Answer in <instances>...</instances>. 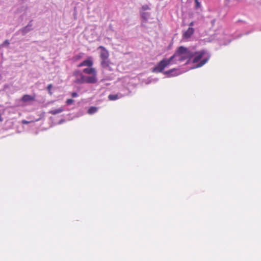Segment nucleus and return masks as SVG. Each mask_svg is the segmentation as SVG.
Returning a JSON list of instances; mask_svg holds the SVG:
<instances>
[{
    "mask_svg": "<svg viewBox=\"0 0 261 261\" xmlns=\"http://www.w3.org/2000/svg\"><path fill=\"white\" fill-rule=\"evenodd\" d=\"M99 48H100L101 50L100 52V57L101 59H107L109 57V53L108 50L102 46H100L99 47Z\"/></svg>",
    "mask_w": 261,
    "mask_h": 261,
    "instance_id": "nucleus-11",
    "label": "nucleus"
},
{
    "mask_svg": "<svg viewBox=\"0 0 261 261\" xmlns=\"http://www.w3.org/2000/svg\"><path fill=\"white\" fill-rule=\"evenodd\" d=\"M10 44L9 41L8 40H6L1 45V46L4 47L8 46Z\"/></svg>",
    "mask_w": 261,
    "mask_h": 261,
    "instance_id": "nucleus-19",
    "label": "nucleus"
},
{
    "mask_svg": "<svg viewBox=\"0 0 261 261\" xmlns=\"http://www.w3.org/2000/svg\"><path fill=\"white\" fill-rule=\"evenodd\" d=\"M93 65V61L91 60L90 58H88L87 59L85 60L79 65H77L78 67H81L83 66H87L88 67H92Z\"/></svg>",
    "mask_w": 261,
    "mask_h": 261,
    "instance_id": "nucleus-9",
    "label": "nucleus"
},
{
    "mask_svg": "<svg viewBox=\"0 0 261 261\" xmlns=\"http://www.w3.org/2000/svg\"><path fill=\"white\" fill-rule=\"evenodd\" d=\"M230 42V40H228L227 42L224 41V42H222L221 41L220 43L221 44H223V45H227V44H228L229 42Z\"/></svg>",
    "mask_w": 261,
    "mask_h": 261,
    "instance_id": "nucleus-24",
    "label": "nucleus"
},
{
    "mask_svg": "<svg viewBox=\"0 0 261 261\" xmlns=\"http://www.w3.org/2000/svg\"><path fill=\"white\" fill-rule=\"evenodd\" d=\"M194 1H195V9L198 10V9H200L201 7V3L200 2H199L198 0H194Z\"/></svg>",
    "mask_w": 261,
    "mask_h": 261,
    "instance_id": "nucleus-18",
    "label": "nucleus"
},
{
    "mask_svg": "<svg viewBox=\"0 0 261 261\" xmlns=\"http://www.w3.org/2000/svg\"><path fill=\"white\" fill-rule=\"evenodd\" d=\"M195 22L192 21L189 24V27H192L194 25Z\"/></svg>",
    "mask_w": 261,
    "mask_h": 261,
    "instance_id": "nucleus-25",
    "label": "nucleus"
},
{
    "mask_svg": "<svg viewBox=\"0 0 261 261\" xmlns=\"http://www.w3.org/2000/svg\"><path fill=\"white\" fill-rule=\"evenodd\" d=\"M141 16L142 18L146 21L150 16V14L148 12H142L141 14Z\"/></svg>",
    "mask_w": 261,
    "mask_h": 261,
    "instance_id": "nucleus-15",
    "label": "nucleus"
},
{
    "mask_svg": "<svg viewBox=\"0 0 261 261\" xmlns=\"http://www.w3.org/2000/svg\"><path fill=\"white\" fill-rule=\"evenodd\" d=\"M52 88V85L51 84H49L47 86V90H48V92L51 95L52 94V92H51V89Z\"/></svg>",
    "mask_w": 261,
    "mask_h": 261,
    "instance_id": "nucleus-22",
    "label": "nucleus"
},
{
    "mask_svg": "<svg viewBox=\"0 0 261 261\" xmlns=\"http://www.w3.org/2000/svg\"><path fill=\"white\" fill-rule=\"evenodd\" d=\"M183 72H184V71H181L179 69L173 68L165 71L164 74L168 75V77H171L178 75Z\"/></svg>",
    "mask_w": 261,
    "mask_h": 261,
    "instance_id": "nucleus-6",
    "label": "nucleus"
},
{
    "mask_svg": "<svg viewBox=\"0 0 261 261\" xmlns=\"http://www.w3.org/2000/svg\"><path fill=\"white\" fill-rule=\"evenodd\" d=\"M64 107H62L57 109L51 110L49 111V113L52 115H56L57 114L61 113L64 111Z\"/></svg>",
    "mask_w": 261,
    "mask_h": 261,
    "instance_id": "nucleus-13",
    "label": "nucleus"
},
{
    "mask_svg": "<svg viewBox=\"0 0 261 261\" xmlns=\"http://www.w3.org/2000/svg\"><path fill=\"white\" fill-rule=\"evenodd\" d=\"M190 61L195 65L192 68H199L205 64L210 60L211 55L206 49L196 50L194 47H190Z\"/></svg>",
    "mask_w": 261,
    "mask_h": 261,
    "instance_id": "nucleus-1",
    "label": "nucleus"
},
{
    "mask_svg": "<svg viewBox=\"0 0 261 261\" xmlns=\"http://www.w3.org/2000/svg\"><path fill=\"white\" fill-rule=\"evenodd\" d=\"M83 72L89 75H86V77H91L93 78V81L91 83H89L90 84H95L97 82V71L96 70L92 67L86 68L83 69Z\"/></svg>",
    "mask_w": 261,
    "mask_h": 261,
    "instance_id": "nucleus-5",
    "label": "nucleus"
},
{
    "mask_svg": "<svg viewBox=\"0 0 261 261\" xmlns=\"http://www.w3.org/2000/svg\"><path fill=\"white\" fill-rule=\"evenodd\" d=\"M74 102V100L72 99H68L66 101V103L67 105H71Z\"/></svg>",
    "mask_w": 261,
    "mask_h": 261,
    "instance_id": "nucleus-20",
    "label": "nucleus"
},
{
    "mask_svg": "<svg viewBox=\"0 0 261 261\" xmlns=\"http://www.w3.org/2000/svg\"><path fill=\"white\" fill-rule=\"evenodd\" d=\"M32 22V21H30L27 26L23 27L19 31V32L21 33L22 35H25L33 29V24Z\"/></svg>",
    "mask_w": 261,
    "mask_h": 261,
    "instance_id": "nucleus-7",
    "label": "nucleus"
},
{
    "mask_svg": "<svg viewBox=\"0 0 261 261\" xmlns=\"http://www.w3.org/2000/svg\"><path fill=\"white\" fill-rule=\"evenodd\" d=\"M101 65L103 68H107L109 66V61L108 59H101Z\"/></svg>",
    "mask_w": 261,
    "mask_h": 261,
    "instance_id": "nucleus-16",
    "label": "nucleus"
},
{
    "mask_svg": "<svg viewBox=\"0 0 261 261\" xmlns=\"http://www.w3.org/2000/svg\"><path fill=\"white\" fill-rule=\"evenodd\" d=\"M29 123V122L27 120H22V124H28Z\"/></svg>",
    "mask_w": 261,
    "mask_h": 261,
    "instance_id": "nucleus-26",
    "label": "nucleus"
},
{
    "mask_svg": "<svg viewBox=\"0 0 261 261\" xmlns=\"http://www.w3.org/2000/svg\"><path fill=\"white\" fill-rule=\"evenodd\" d=\"M84 55V54L83 53H79L77 55H75L73 57V60L74 61H76L79 60H80L81 58H82L83 57Z\"/></svg>",
    "mask_w": 261,
    "mask_h": 261,
    "instance_id": "nucleus-17",
    "label": "nucleus"
},
{
    "mask_svg": "<svg viewBox=\"0 0 261 261\" xmlns=\"http://www.w3.org/2000/svg\"><path fill=\"white\" fill-rule=\"evenodd\" d=\"M171 65L169 59H164L152 68V71L155 73L162 72L166 67Z\"/></svg>",
    "mask_w": 261,
    "mask_h": 261,
    "instance_id": "nucleus-4",
    "label": "nucleus"
},
{
    "mask_svg": "<svg viewBox=\"0 0 261 261\" xmlns=\"http://www.w3.org/2000/svg\"><path fill=\"white\" fill-rule=\"evenodd\" d=\"M78 96H79V94H77V93H76L75 92L71 93V96L73 98L77 97H78Z\"/></svg>",
    "mask_w": 261,
    "mask_h": 261,
    "instance_id": "nucleus-23",
    "label": "nucleus"
},
{
    "mask_svg": "<svg viewBox=\"0 0 261 261\" xmlns=\"http://www.w3.org/2000/svg\"><path fill=\"white\" fill-rule=\"evenodd\" d=\"M65 122V120L64 119H62L59 122V124H62L63 122Z\"/></svg>",
    "mask_w": 261,
    "mask_h": 261,
    "instance_id": "nucleus-27",
    "label": "nucleus"
},
{
    "mask_svg": "<svg viewBox=\"0 0 261 261\" xmlns=\"http://www.w3.org/2000/svg\"><path fill=\"white\" fill-rule=\"evenodd\" d=\"M142 9L143 10V11H145V10H149V7L148 5H143L142 6Z\"/></svg>",
    "mask_w": 261,
    "mask_h": 261,
    "instance_id": "nucleus-21",
    "label": "nucleus"
},
{
    "mask_svg": "<svg viewBox=\"0 0 261 261\" xmlns=\"http://www.w3.org/2000/svg\"><path fill=\"white\" fill-rule=\"evenodd\" d=\"M123 96L121 93L111 94L108 96V98L110 100L114 101L120 99Z\"/></svg>",
    "mask_w": 261,
    "mask_h": 261,
    "instance_id": "nucleus-12",
    "label": "nucleus"
},
{
    "mask_svg": "<svg viewBox=\"0 0 261 261\" xmlns=\"http://www.w3.org/2000/svg\"><path fill=\"white\" fill-rule=\"evenodd\" d=\"M98 111V108L96 107H91L89 108L88 110V113L89 115H92L95 113H96Z\"/></svg>",
    "mask_w": 261,
    "mask_h": 261,
    "instance_id": "nucleus-14",
    "label": "nucleus"
},
{
    "mask_svg": "<svg viewBox=\"0 0 261 261\" xmlns=\"http://www.w3.org/2000/svg\"><path fill=\"white\" fill-rule=\"evenodd\" d=\"M194 33V29L192 27H189L188 29L183 33V38L188 39L190 38Z\"/></svg>",
    "mask_w": 261,
    "mask_h": 261,
    "instance_id": "nucleus-10",
    "label": "nucleus"
},
{
    "mask_svg": "<svg viewBox=\"0 0 261 261\" xmlns=\"http://www.w3.org/2000/svg\"><path fill=\"white\" fill-rule=\"evenodd\" d=\"M35 100V96L28 94L23 95L21 99V101L25 104H28Z\"/></svg>",
    "mask_w": 261,
    "mask_h": 261,
    "instance_id": "nucleus-8",
    "label": "nucleus"
},
{
    "mask_svg": "<svg viewBox=\"0 0 261 261\" xmlns=\"http://www.w3.org/2000/svg\"><path fill=\"white\" fill-rule=\"evenodd\" d=\"M73 76L74 77L73 82L76 84H89L93 81V78L86 77L80 70H75Z\"/></svg>",
    "mask_w": 261,
    "mask_h": 261,
    "instance_id": "nucleus-3",
    "label": "nucleus"
},
{
    "mask_svg": "<svg viewBox=\"0 0 261 261\" xmlns=\"http://www.w3.org/2000/svg\"><path fill=\"white\" fill-rule=\"evenodd\" d=\"M190 47H185L181 46L179 47L174 55L169 60L171 65L178 64L188 60L190 61Z\"/></svg>",
    "mask_w": 261,
    "mask_h": 261,
    "instance_id": "nucleus-2",
    "label": "nucleus"
}]
</instances>
